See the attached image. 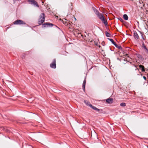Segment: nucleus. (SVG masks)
<instances>
[{"label": "nucleus", "instance_id": "nucleus-3", "mask_svg": "<svg viewBox=\"0 0 148 148\" xmlns=\"http://www.w3.org/2000/svg\"><path fill=\"white\" fill-rule=\"evenodd\" d=\"M28 2L29 3L34 5L37 7H38V5L37 2L34 0H29Z\"/></svg>", "mask_w": 148, "mask_h": 148}, {"label": "nucleus", "instance_id": "nucleus-15", "mask_svg": "<svg viewBox=\"0 0 148 148\" xmlns=\"http://www.w3.org/2000/svg\"><path fill=\"white\" fill-rule=\"evenodd\" d=\"M110 41H111V42H112V43L114 44V45H115L116 46V45L115 44V42H114V41H113V40H112V39H110Z\"/></svg>", "mask_w": 148, "mask_h": 148}, {"label": "nucleus", "instance_id": "nucleus-18", "mask_svg": "<svg viewBox=\"0 0 148 148\" xmlns=\"http://www.w3.org/2000/svg\"><path fill=\"white\" fill-rule=\"evenodd\" d=\"M143 77L144 78V79H145V80L146 79V77L145 76H143Z\"/></svg>", "mask_w": 148, "mask_h": 148}, {"label": "nucleus", "instance_id": "nucleus-14", "mask_svg": "<svg viewBox=\"0 0 148 148\" xmlns=\"http://www.w3.org/2000/svg\"><path fill=\"white\" fill-rule=\"evenodd\" d=\"M84 102L85 103L87 106H89V104H90V103L88 102L87 101H84Z\"/></svg>", "mask_w": 148, "mask_h": 148}, {"label": "nucleus", "instance_id": "nucleus-12", "mask_svg": "<svg viewBox=\"0 0 148 148\" xmlns=\"http://www.w3.org/2000/svg\"><path fill=\"white\" fill-rule=\"evenodd\" d=\"M85 84H86V80H84V81L83 83V89H85Z\"/></svg>", "mask_w": 148, "mask_h": 148}, {"label": "nucleus", "instance_id": "nucleus-16", "mask_svg": "<svg viewBox=\"0 0 148 148\" xmlns=\"http://www.w3.org/2000/svg\"><path fill=\"white\" fill-rule=\"evenodd\" d=\"M48 25V24L47 23H46L45 24H43V25H42V27H45V25Z\"/></svg>", "mask_w": 148, "mask_h": 148}, {"label": "nucleus", "instance_id": "nucleus-20", "mask_svg": "<svg viewBox=\"0 0 148 148\" xmlns=\"http://www.w3.org/2000/svg\"><path fill=\"white\" fill-rule=\"evenodd\" d=\"M74 19H75V20H76V19L75 18H74Z\"/></svg>", "mask_w": 148, "mask_h": 148}, {"label": "nucleus", "instance_id": "nucleus-13", "mask_svg": "<svg viewBox=\"0 0 148 148\" xmlns=\"http://www.w3.org/2000/svg\"><path fill=\"white\" fill-rule=\"evenodd\" d=\"M120 106H121L124 107L125 106L126 104L125 103H122L120 104Z\"/></svg>", "mask_w": 148, "mask_h": 148}, {"label": "nucleus", "instance_id": "nucleus-9", "mask_svg": "<svg viewBox=\"0 0 148 148\" xmlns=\"http://www.w3.org/2000/svg\"><path fill=\"white\" fill-rule=\"evenodd\" d=\"M134 36L135 38H138L139 36L138 35L137 33L136 32H134Z\"/></svg>", "mask_w": 148, "mask_h": 148}, {"label": "nucleus", "instance_id": "nucleus-10", "mask_svg": "<svg viewBox=\"0 0 148 148\" xmlns=\"http://www.w3.org/2000/svg\"><path fill=\"white\" fill-rule=\"evenodd\" d=\"M123 18L126 20H128V17L126 14H124L123 15Z\"/></svg>", "mask_w": 148, "mask_h": 148}, {"label": "nucleus", "instance_id": "nucleus-2", "mask_svg": "<svg viewBox=\"0 0 148 148\" xmlns=\"http://www.w3.org/2000/svg\"><path fill=\"white\" fill-rule=\"evenodd\" d=\"M45 21V16L44 14L42 13L40 16V18L39 19L38 23L39 25L42 24Z\"/></svg>", "mask_w": 148, "mask_h": 148}, {"label": "nucleus", "instance_id": "nucleus-17", "mask_svg": "<svg viewBox=\"0 0 148 148\" xmlns=\"http://www.w3.org/2000/svg\"><path fill=\"white\" fill-rule=\"evenodd\" d=\"M106 36H107V37H109L110 36V34L108 33H107L106 34Z\"/></svg>", "mask_w": 148, "mask_h": 148}, {"label": "nucleus", "instance_id": "nucleus-5", "mask_svg": "<svg viewBox=\"0 0 148 148\" xmlns=\"http://www.w3.org/2000/svg\"><path fill=\"white\" fill-rule=\"evenodd\" d=\"M50 66L51 67L54 69L56 67V60L55 59L53 60L52 63L50 64Z\"/></svg>", "mask_w": 148, "mask_h": 148}, {"label": "nucleus", "instance_id": "nucleus-4", "mask_svg": "<svg viewBox=\"0 0 148 148\" xmlns=\"http://www.w3.org/2000/svg\"><path fill=\"white\" fill-rule=\"evenodd\" d=\"M14 24L18 25V24H25V23H24L22 21L19 20L16 21L14 22Z\"/></svg>", "mask_w": 148, "mask_h": 148}, {"label": "nucleus", "instance_id": "nucleus-8", "mask_svg": "<svg viewBox=\"0 0 148 148\" xmlns=\"http://www.w3.org/2000/svg\"><path fill=\"white\" fill-rule=\"evenodd\" d=\"M140 68H141L142 69V71L143 72L145 71L144 67V66L142 65H140L139 66Z\"/></svg>", "mask_w": 148, "mask_h": 148}, {"label": "nucleus", "instance_id": "nucleus-11", "mask_svg": "<svg viewBox=\"0 0 148 148\" xmlns=\"http://www.w3.org/2000/svg\"><path fill=\"white\" fill-rule=\"evenodd\" d=\"M93 10H94V12L97 15L99 13V12L98 11L96 10V9H93Z\"/></svg>", "mask_w": 148, "mask_h": 148}, {"label": "nucleus", "instance_id": "nucleus-19", "mask_svg": "<svg viewBox=\"0 0 148 148\" xmlns=\"http://www.w3.org/2000/svg\"><path fill=\"white\" fill-rule=\"evenodd\" d=\"M120 20L121 21H123V19L121 18H120Z\"/></svg>", "mask_w": 148, "mask_h": 148}, {"label": "nucleus", "instance_id": "nucleus-7", "mask_svg": "<svg viewBox=\"0 0 148 148\" xmlns=\"http://www.w3.org/2000/svg\"><path fill=\"white\" fill-rule=\"evenodd\" d=\"M106 101L109 103H112L113 102V99L111 98H109L106 100Z\"/></svg>", "mask_w": 148, "mask_h": 148}, {"label": "nucleus", "instance_id": "nucleus-6", "mask_svg": "<svg viewBox=\"0 0 148 148\" xmlns=\"http://www.w3.org/2000/svg\"><path fill=\"white\" fill-rule=\"evenodd\" d=\"M89 106L91 107L92 108L95 110L97 111H99V110L98 109L94 106H92V105L90 104H89Z\"/></svg>", "mask_w": 148, "mask_h": 148}, {"label": "nucleus", "instance_id": "nucleus-1", "mask_svg": "<svg viewBox=\"0 0 148 148\" xmlns=\"http://www.w3.org/2000/svg\"><path fill=\"white\" fill-rule=\"evenodd\" d=\"M97 16L105 25H107V21L105 20L103 14L99 13Z\"/></svg>", "mask_w": 148, "mask_h": 148}]
</instances>
